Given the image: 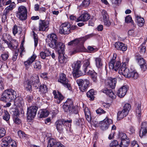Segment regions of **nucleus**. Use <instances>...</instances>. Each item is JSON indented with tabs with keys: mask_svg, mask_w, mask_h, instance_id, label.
Segmentation results:
<instances>
[{
	"mask_svg": "<svg viewBox=\"0 0 147 147\" xmlns=\"http://www.w3.org/2000/svg\"><path fill=\"white\" fill-rule=\"evenodd\" d=\"M90 2V0H84L82 2L81 6L83 7H86L89 5Z\"/></svg>",
	"mask_w": 147,
	"mask_h": 147,
	"instance_id": "49",
	"label": "nucleus"
},
{
	"mask_svg": "<svg viewBox=\"0 0 147 147\" xmlns=\"http://www.w3.org/2000/svg\"><path fill=\"white\" fill-rule=\"evenodd\" d=\"M6 131L3 128H0V138L3 137L6 134Z\"/></svg>",
	"mask_w": 147,
	"mask_h": 147,
	"instance_id": "54",
	"label": "nucleus"
},
{
	"mask_svg": "<svg viewBox=\"0 0 147 147\" xmlns=\"http://www.w3.org/2000/svg\"><path fill=\"white\" fill-rule=\"evenodd\" d=\"M4 115L3 116V119L6 121H8L10 118V115L8 112L6 110H4L3 111Z\"/></svg>",
	"mask_w": 147,
	"mask_h": 147,
	"instance_id": "46",
	"label": "nucleus"
},
{
	"mask_svg": "<svg viewBox=\"0 0 147 147\" xmlns=\"http://www.w3.org/2000/svg\"><path fill=\"white\" fill-rule=\"evenodd\" d=\"M58 81L63 84L65 86L67 87L69 90H70L71 89L70 84L69 83L68 80L66 78L65 74L61 73L60 74Z\"/></svg>",
	"mask_w": 147,
	"mask_h": 147,
	"instance_id": "10",
	"label": "nucleus"
},
{
	"mask_svg": "<svg viewBox=\"0 0 147 147\" xmlns=\"http://www.w3.org/2000/svg\"><path fill=\"white\" fill-rule=\"evenodd\" d=\"M94 92L93 89H91L87 92L86 94L87 96L90 98L91 100H93L94 98Z\"/></svg>",
	"mask_w": 147,
	"mask_h": 147,
	"instance_id": "37",
	"label": "nucleus"
},
{
	"mask_svg": "<svg viewBox=\"0 0 147 147\" xmlns=\"http://www.w3.org/2000/svg\"><path fill=\"white\" fill-rule=\"evenodd\" d=\"M36 57V56L33 54L31 57L29 58L28 60L24 62V64L25 65L28 66L32 64V63L35 60Z\"/></svg>",
	"mask_w": 147,
	"mask_h": 147,
	"instance_id": "28",
	"label": "nucleus"
},
{
	"mask_svg": "<svg viewBox=\"0 0 147 147\" xmlns=\"http://www.w3.org/2000/svg\"><path fill=\"white\" fill-rule=\"evenodd\" d=\"M90 18V15L87 12H82V15L77 19L76 21L86 22L88 21Z\"/></svg>",
	"mask_w": 147,
	"mask_h": 147,
	"instance_id": "15",
	"label": "nucleus"
},
{
	"mask_svg": "<svg viewBox=\"0 0 147 147\" xmlns=\"http://www.w3.org/2000/svg\"><path fill=\"white\" fill-rule=\"evenodd\" d=\"M71 120L64 121L63 119L58 120L55 123V125L58 131H60L62 130L64 125H66V123H69L71 122Z\"/></svg>",
	"mask_w": 147,
	"mask_h": 147,
	"instance_id": "11",
	"label": "nucleus"
},
{
	"mask_svg": "<svg viewBox=\"0 0 147 147\" xmlns=\"http://www.w3.org/2000/svg\"><path fill=\"white\" fill-rule=\"evenodd\" d=\"M53 94L54 96V98L57 100V102L58 104L60 103L64 98V97L58 91L57 92L56 91L54 90Z\"/></svg>",
	"mask_w": 147,
	"mask_h": 147,
	"instance_id": "20",
	"label": "nucleus"
},
{
	"mask_svg": "<svg viewBox=\"0 0 147 147\" xmlns=\"http://www.w3.org/2000/svg\"><path fill=\"white\" fill-rule=\"evenodd\" d=\"M49 114V112L46 109L41 110L40 111V118L45 117L48 116Z\"/></svg>",
	"mask_w": 147,
	"mask_h": 147,
	"instance_id": "36",
	"label": "nucleus"
},
{
	"mask_svg": "<svg viewBox=\"0 0 147 147\" xmlns=\"http://www.w3.org/2000/svg\"><path fill=\"white\" fill-rule=\"evenodd\" d=\"M55 45L56 47L51 48L56 49L59 53H63L65 49V45L62 43L58 42L55 44Z\"/></svg>",
	"mask_w": 147,
	"mask_h": 147,
	"instance_id": "18",
	"label": "nucleus"
},
{
	"mask_svg": "<svg viewBox=\"0 0 147 147\" xmlns=\"http://www.w3.org/2000/svg\"><path fill=\"white\" fill-rule=\"evenodd\" d=\"M117 145H119L118 144V142L116 140H114L110 144V147H115V146H117Z\"/></svg>",
	"mask_w": 147,
	"mask_h": 147,
	"instance_id": "56",
	"label": "nucleus"
},
{
	"mask_svg": "<svg viewBox=\"0 0 147 147\" xmlns=\"http://www.w3.org/2000/svg\"><path fill=\"white\" fill-rule=\"evenodd\" d=\"M39 91L41 92V93L44 97L45 96V94L48 91V89L46 86L45 85H40V86Z\"/></svg>",
	"mask_w": 147,
	"mask_h": 147,
	"instance_id": "33",
	"label": "nucleus"
},
{
	"mask_svg": "<svg viewBox=\"0 0 147 147\" xmlns=\"http://www.w3.org/2000/svg\"><path fill=\"white\" fill-rule=\"evenodd\" d=\"M34 67L36 70H38L41 67V64L40 61H36L34 65Z\"/></svg>",
	"mask_w": 147,
	"mask_h": 147,
	"instance_id": "47",
	"label": "nucleus"
},
{
	"mask_svg": "<svg viewBox=\"0 0 147 147\" xmlns=\"http://www.w3.org/2000/svg\"><path fill=\"white\" fill-rule=\"evenodd\" d=\"M128 90V88L126 86H124L120 88L117 92V94L119 97L120 98L123 97L126 94Z\"/></svg>",
	"mask_w": 147,
	"mask_h": 147,
	"instance_id": "17",
	"label": "nucleus"
},
{
	"mask_svg": "<svg viewBox=\"0 0 147 147\" xmlns=\"http://www.w3.org/2000/svg\"><path fill=\"white\" fill-rule=\"evenodd\" d=\"M71 25L70 23H63L61 26L59 32L61 34H68L71 32Z\"/></svg>",
	"mask_w": 147,
	"mask_h": 147,
	"instance_id": "8",
	"label": "nucleus"
},
{
	"mask_svg": "<svg viewBox=\"0 0 147 147\" xmlns=\"http://www.w3.org/2000/svg\"><path fill=\"white\" fill-rule=\"evenodd\" d=\"M2 142L3 143V145H13L15 143L14 141L9 136L5 137L2 139Z\"/></svg>",
	"mask_w": 147,
	"mask_h": 147,
	"instance_id": "21",
	"label": "nucleus"
},
{
	"mask_svg": "<svg viewBox=\"0 0 147 147\" xmlns=\"http://www.w3.org/2000/svg\"><path fill=\"white\" fill-rule=\"evenodd\" d=\"M2 39L4 42L7 43L8 42L7 40H10L11 39V36L8 34L4 33L2 36Z\"/></svg>",
	"mask_w": 147,
	"mask_h": 147,
	"instance_id": "42",
	"label": "nucleus"
},
{
	"mask_svg": "<svg viewBox=\"0 0 147 147\" xmlns=\"http://www.w3.org/2000/svg\"><path fill=\"white\" fill-rule=\"evenodd\" d=\"M31 82L32 83H33L36 82H38L39 80V78L38 76L36 74H34L31 77L30 80H28Z\"/></svg>",
	"mask_w": 147,
	"mask_h": 147,
	"instance_id": "39",
	"label": "nucleus"
},
{
	"mask_svg": "<svg viewBox=\"0 0 147 147\" xmlns=\"http://www.w3.org/2000/svg\"><path fill=\"white\" fill-rule=\"evenodd\" d=\"M40 56L41 58L43 59H45L46 57L50 56V54L49 52V49H47L44 52H40Z\"/></svg>",
	"mask_w": 147,
	"mask_h": 147,
	"instance_id": "34",
	"label": "nucleus"
},
{
	"mask_svg": "<svg viewBox=\"0 0 147 147\" xmlns=\"http://www.w3.org/2000/svg\"><path fill=\"white\" fill-rule=\"evenodd\" d=\"M81 66V62L80 61L74 62L72 65L73 71L72 72L73 76L78 78L81 75L79 74L80 71L79 69Z\"/></svg>",
	"mask_w": 147,
	"mask_h": 147,
	"instance_id": "5",
	"label": "nucleus"
},
{
	"mask_svg": "<svg viewBox=\"0 0 147 147\" xmlns=\"http://www.w3.org/2000/svg\"><path fill=\"white\" fill-rule=\"evenodd\" d=\"M80 41V39H76L68 43V45L69 46H75L78 45Z\"/></svg>",
	"mask_w": 147,
	"mask_h": 147,
	"instance_id": "44",
	"label": "nucleus"
},
{
	"mask_svg": "<svg viewBox=\"0 0 147 147\" xmlns=\"http://www.w3.org/2000/svg\"><path fill=\"white\" fill-rule=\"evenodd\" d=\"M122 44V43H121L120 42H117L116 43H115L114 44L115 47L116 49L119 50V49L120 48V47L121 46V44Z\"/></svg>",
	"mask_w": 147,
	"mask_h": 147,
	"instance_id": "61",
	"label": "nucleus"
},
{
	"mask_svg": "<svg viewBox=\"0 0 147 147\" xmlns=\"http://www.w3.org/2000/svg\"><path fill=\"white\" fill-rule=\"evenodd\" d=\"M131 106L129 104L126 103L123 106V110L125 111H127V113H128L130 110H131Z\"/></svg>",
	"mask_w": 147,
	"mask_h": 147,
	"instance_id": "48",
	"label": "nucleus"
},
{
	"mask_svg": "<svg viewBox=\"0 0 147 147\" xmlns=\"http://www.w3.org/2000/svg\"><path fill=\"white\" fill-rule=\"evenodd\" d=\"M76 82L80 91L84 92L87 91L89 86L90 81L88 78H86L78 79Z\"/></svg>",
	"mask_w": 147,
	"mask_h": 147,
	"instance_id": "2",
	"label": "nucleus"
},
{
	"mask_svg": "<svg viewBox=\"0 0 147 147\" xmlns=\"http://www.w3.org/2000/svg\"><path fill=\"white\" fill-rule=\"evenodd\" d=\"M18 134L20 138L27 137V135L25 134L24 132L22 131H18Z\"/></svg>",
	"mask_w": 147,
	"mask_h": 147,
	"instance_id": "57",
	"label": "nucleus"
},
{
	"mask_svg": "<svg viewBox=\"0 0 147 147\" xmlns=\"http://www.w3.org/2000/svg\"><path fill=\"white\" fill-rule=\"evenodd\" d=\"M85 114L86 116V118L88 121H90L91 120L90 114L89 111L86 112L85 111Z\"/></svg>",
	"mask_w": 147,
	"mask_h": 147,
	"instance_id": "64",
	"label": "nucleus"
},
{
	"mask_svg": "<svg viewBox=\"0 0 147 147\" xmlns=\"http://www.w3.org/2000/svg\"><path fill=\"white\" fill-rule=\"evenodd\" d=\"M83 68L85 72H86L89 69H91L90 61L88 59L84 61Z\"/></svg>",
	"mask_w": 147,
	"mask_h": 147,
	"instance_id": "29",
	"label": "nucleus"
},
{
	"mask_svg": "<svg viewBox=\"0 0 147 147\" xmlns=\"http://www.w3.org/2000/svg\"><path fill=\"white\" fill-rule=\"evenodd\" d=\"M15 6V4L14 2H12L9 6L7 7L4 11V13L6 14H8L9 12L12 10Z\"/></svg>",
	"mask_w": 147,
	"mask_h": 147,
	"instance_id": "32",
	"label": "nucleus"
},
{
	"mask_svg": "<svg viewBox=\"0 0 147 147\" xmlns=\"http://www.w3.org/2000/svg\"><path fill=\"white\" fill-rule=\"evenodd\" d=\"M136 20L137 22L138 26L140 27H142L144 25L145 22L144 19L140 16H137L136 17Z\"/></svg>",
	"mask_w": 147,
	"mask_h": 147,
	"instance_id": "30",
	"label": "nucleus"
},
{
	"mask_svg": "<svg viewBox=\"0 0 147 147\" xmlns=\"http://www.w3.org/2000/svg\"><path fill=\"white\" fill-rule=\"evenodd\" d=\"M58 38L55 34L52 33L48 36L46 39L47 42L48 43L49 46L51 47H56L55 44L58 42Z\"/></svg>",
	"mask_w": 147,
	"mask_h": 147,
	"instance_id": "6",
	"label": "nucleus"
},
{
	"mask_svg": "<svg viewBox=\"0 0 147 147\" xmlns=\"http://www.w3.org/2000/svg\"><path fill=\"white\" fill-rule=\"evenodd\" d=\"M49 25V21L47 20H40L39 23V30L45 31L48 30Z\"/></svg>",
	"mask_w": 147,
	"mask_h": 147,
	"instance_id": "13",
	"label": "nucleus"
},
{
	"mask_svg": "<svg viewBox=\"0 0 147 147\" xmlns=\"http://www.w3.org/2000/svg\"><path fill=\"white\" fill-rule=\"evenodd\" d=\"M112 123V120L107 117L104 120L100 122L99 125L102 130H105L108 128L110 125Z\"/></svg>",
	"mask_w": 147,
	"mask_h": 147,
	"instance_id": "9",
	"label": "nucleus"
},
{
	"mask_svg": "<svg viewBox=\"0 0 147 147\" xmlns=\"http://www.w3.org/2000/svg\"><path fill=\"white\" fill-rule=\"evenodd\" d=\"M16 92L12 89L5 90L2 94L1 100L5 102L11 101L14 100L15 105L20 107L24 105L23 99L21 97H16Z\"/></svg>",
	"mask_w": 147,
	"mask_h": 147,
	"instance_id": "1",
	"label": "nucleus"
},
{
	"mask_svg": "<svg viewBox=\"0 0 147 147\" xmlns=\"http://www.w3.org/2000/svg\"><path fill=\"white\" fill-rule=\"evenodd\" d=\"M30 81L27 80L24 82V86L27 91L31 92L32 91V84Z\"/></svg>",
	"mask_w": 147,
	"mask_h": 147,
	"instance_id": "26",
	"label": "nucleus"
},
{
	"mask_svg": "<svg viewBox=\"0 0 147 147\" xmlns=\"http://www.w3.org/2000/svg\"><path fill=\"white\" fill-rule=\"evenodd\" d=\"M101 14L103 20L109 18L107 12L105 10H103L101 11Z\"/></svg>",
	"mask_w": 147,
	"mask_h": 147,
	"instance_id": "50",
	"label": "nucleus"
},
{
	"mask_svg": "<svg viewBox=\"0 0 147 147\" xmlns=\"http://www.w3.org/2000/svg\"><path fill=\"white\" fill-rule=\"evenodd\" d=\"M84 48V47L82 45H81L80 46H78L76 49L73 51L72 53L73 54H74L76 53L81 52L82 51Z\"/></svg>",
	"mask_w": 147,
	"mask_h": 147,
	"instance_id": "40",
	"label": "nucleus"
},
{
	"mask_svg": "<svg viewBox=\"0 0 147 147\" xmlns=\"http://www.w3.org/2000/svg\"><path fill=\"white\" fill-rule=\"evenodd\" d=\"M127 49V46L126 45L122 43L121 44V46L120 47V48L119 49V50L122 51H125Z\"/></svg>",
	"mask_w": 147,
	"mask_h": 147,
	"instance_id": "60",
	"label": "nucleus"
},
{
	"mask_svg": "<svg viewBox=\"0 0 147 147\" xmlns=\"http://www.w3.org/2000/svg\"><path fill=\"white\" fill-rule=\"evenodd\" d=\"M107 81L108 85L111 88H115L116 83V79L115 78H109Z\"/></svg>",
	"mask_w": 147,
	"mask_h": 147,
	"instance_id": "23",
	"label": "nucleus"
},
{
	"mask_svg": "<svg viewBox=\"0 0 147 147\" xmlns=\"http://www.w3.org/2000/svg\"><path fill=\"white\" fill-rule=\"evenodd\" d=\"M96 112L98 114H102L105 113L106 112L102 109L100 108L96 110Z\"/></svg>",
	"mask_w": 147,
	"mask_h": 147,
	"instance_id": "62",
	"label": "nucleus"
},
{
	"mask_svg": "<svg viewBox=\"0 0 147 147\" xmlns=\"http://www.w3.org/2000/svg\"><path fill=\"white\" fill-rule=\"evenodd\" d=\"M118 138L121 141L128 139L127 138L126 134L125 133L122 132H120L119 133Z\"/></svg>",
	"mask_w": 147,
	"mask_h": 147,
	"instance_id": "45",
	"label": "nucleus"
},
{
	"mask_svg": "<svg viewBox=\"0 0 147 147\" xmlns=\"http://www.w3.org/2000/svg\"><path fill=\"white\" fill-rule=\"evenodd\" d=\"M125 22L127 23L131 22V23L134 25V22L132 20V18L131 16L129 15L127 16L125 18Z\"/></svg>",
	"mask_w": 147,
	"mask_h": 147,
	"instance_id": "52",
	"label": "nucleus"
},
{
	"mask_svg": "<svg viewBox=\"0 0 147 147\" xmlns=\"http://www.w3.org/2000/svg\"><path fill=\"white\" fill-rule=\"evenodd\" d=\"M38 108L35 106H32L28 107L27 109V118L28 119H32L34 118L36 114Z\"/></svg>",
	"mask_w": 147,
	"mask_h": 147,
	"instance_id": "7",
	"label": "nucleus"
},
{
	"mask_svg": "<svg viewBox=\"0 0 147 147\" xmlns=\"http://www.w3.org/2000/svg\"><path fill=\"white\" fill-rule=\"evenodd\" d=\"M125 66L122 65V67H121L119 69L118 72L120 74L123 75L125 77H127L129 69Z\"/></svg>",
	"mask_w": 147,
	"mask_h": 147,
	"instance_id": "19",
	"label": "nucleus"
},
{
	"mask_svg": "<svg viewBox=\"0 0 147 147\" xmlns=\"http://www.w3.org/2000/svg\"><path fill=\"white\" fill-rule=\"evenodd\" d=\"M130 140L129 139L122 140L120 145L121 147H126L128 146Z\"/></svg>",
	"mask_w": 147,
	"mask_h": 147,
	"instance_id": "38",
	"label": "nucleus"
},
{
	"mask_svg": "<svg viewBox=\"0 0 147 147\" xmlns=\"http://www.w3.org/2000/svg\"><path fill=\"white\" fill-rule=\"evenodd\" d=\"M147 133V123L143 122L141 125V127L140 131V136L142 138L145 136Z\"/></svg>",
	"mask_w": 147,
	"mask_h": 147,
	"instance_id": "16",
	"label": "nucleus"
},
{
	"mask_svg": "<svg viewBox=\"0 0 147 147\" xmlns=\"http://www.w3.org/2000/svg\"><path fill=\"white\" fill-rule=\"evenodd\" d=\"M139 50L140 53L142 54H144L146 51V47L143 45H141L139 48Z\"/></svg>",
	"mask_w": 147,
	"mask_h": 147,
	"instance_id": "53",
	"label": "nucleus"
},
{
	"mask_svg": "<svg viewBox=\"0 0 147 147\" xmlns=\"http://www.w3.org/2000/svg\"><path fill=\"white\" fill-rule=\"evenodd\" d=\"M95 64L96 67L98 68H101L102 65V61L101 57H98L94 58Z\"/></svg>",
	"mask_w": 147,
	"mask_h": 147,
	"instance_id": "25",
	"label": "nucleus"
},
{
	"mask_svg": "<svg viewBox=\"0 0 147 147\" xmlns=\"http://www.w3.org/2000/svg\"><path fill=\"white\" fill-rule=\"evenodd\" d=\"M128 114L127 112L123 110L119 111L117 113L118 119L120 120L124 117H125Z\"/></svg>",
	"mask_w": 147,
	"mask_h": 147,
	"instance_id": "27",
	"label": "nucleus"
},
{
	"mask_svg": "<svg viewBox=\"0 0 147 147\" xmlns=\"http://www.w3.org/2000/svg\"><path fill=\"white\" fill-rule=\"evenodd\" d=\"M47 147H64V146L53 138H50L48 141Z\"/></svg>",
	"mask_w": 147,
	"mask_h": 147,
	"instance_id": "14",
	"label": "nucleus"
},
{
	"mask_svg": "<svg viewBox=\"0 0 147 147\" xmlns=\"http://www.w3.org/2000/svg\"><path fill=\"white\" fill-rule=\"evenodd\" d=\"M3 79L0 77V89L1 90L4 89V85L3 83Z\"/></svg>",
	"mask_w": 147,
	"mask_h": 147,
	"instance_id": "63",
	"label": "nucleus"
},
{
	"mask_svg": "<svg viewBox=\"0 0 147 147\" xmlns=\"http://www.w3.org/2000/svg\"><path fill=\"white\" fill-rule=\"evenodd\" d=\"M102 92L113 99L115 98L116 97L115 95L111 90H109L105 88L103 90Z\"/></svg>",
	"mask_w": 147,
	"mask_h": 147,
	"instance_id": "24",
	"label": "nucleus"
},
{
	"mask_svg": "<svg viewBox=\"0 0 147 147\" xmlns=\"http://www.w3.org/2000/svg\"><path fill=\"white\" fill-rule=\"evenodd\" d=\"M109 65L110 69H114L115 71H117L121 67V62L119 61H116L114 58H113L110 61Z\"/></svg>",
	"mask_w": 147,
	"mask_h": 147,
	"instance_id": "12",
	"label": "nucleus"
},
{
	"mask_svg": "<svg viewBox=\"0 0 147 147\" xmlns=\"http://www.w3.org/2000/svg\"><path fill=\"white\" fill-rule=\"evenodd\" d=\"M61 54V55H59L58 57L59 62L61 63H65L67 62L66 58L63 55Z\"/></svg>",
	"mask_w": 147,
	"mask_h": 147,
	"instance_id": "41",
	"label": "nucleus"
},
{
	"mask_svg": "<svg viewBox=\"0 0 147 147\" xmlns=\"http://www.w3.org/2000/svg\"><path fill=\"white\" fill-rule=\"evenodd\" d=\"M18 31V27L16 25H15L12 28V32L14 35L15 36Z\"/></svg>",
	"mask_w": 147,
	"mask_h": 147,
	"instance_id": "58",
	"label": "nucleus"
},
{
	"mask_svg": "<svg viewBox=\"0 0 147 147\" xmlns=\"http://www.w3.org/2000/svg\"><path fill=\"white\" fill-rule=\"evenodd\" d=\"M63 109L68 114H71L74 113H78V111L74 110L73 101L71 99H67L63 106Z\"/></svg>",
	"mask_w": 147,
	"mask_h": 147,
	"instance_id": "3",
	"label": "nucleus"
},
{
	"mask_svg": "<svg viewBox=\"0 0 147 147\" xmlns=\"http://www.w3.org/2000/svg\"><path fill=\"white\" fill-rule=\"evenodd\" d=\"M103 20L104 23V25L106 26L109 27L111 24V22L109 20V18Z\"/></svg>",
	"mask_w": 147,
	"mask_h": 147,
	"instance_id": "51",
	"label": "nucleus"
},
{
	"mask_svg": "<svg viewBox=\"0 0 147 147\" xmlns=\"http://www.w3.org/2000/svg\"><path fill=\"white\" fill-rule=\"evenodd\" d=\"M13 119L14 123L16 124H19L21 122V120L17 117H13Z\"/></svg>",
	"mask_w": 147,
	"mask_h": 147,
	"instance_id": "55",
	"label": "nucleus"
},
{
	"mask_svg": "<svg viewBox=\"0 0 147 147\" xmlns=\"http://www.w3.org/2000/svg\"><path fill=\"white\" fill-rule=\"evenodd\" d=\"M33 36L34 39V45L36 47L37 46L38 42V37L36 34L33 31Z\"/></svg>",
	"mask_w": 147,
	"mask_h": 147,
	"instance_id": "59",
	"label": "nucleus"
},
{
	"mask_svg": "<svg viewBox=\"0 0 147 147\" xmlns=\"http://www.w3.org/2000/svg\"><path fill=\"white\" fill-rule=\"evenodd\" d=\"M17 18L21 20H25L27 18V11L26 8L24 6L19 7L16 13Z\"/></svg>",
	"mask_w": 147,
	"mask_h": 147,
	"instance_id": "4",
	"label": "nucleus"
},
{
	"mask_svg": "<svg viewBox=\"0 0 147 147\" xmlns=\"http://www.w3.org/2000/svg\"><path fill=\"white\" fill-rule=\"evenodd\" d=\"M138 77V73L134 71H132L131 70H129V72L128 74L127 77L132 78L134 79H136Z\"/></svg>",
	"mask_w": 147,
	"mask_h": 147,
	"instance_id": "31",
	"label": "nucleus"
},
{
	"mask_svg": "<svg viewBox=\"0 0 147 147\" xmlns=\"http://www.w3.org/2000/svg\"><path fill=\"white\" fill-rule=\"evenodd\" d=\"M137 116L138 118H139L141 115V103L138 104L136 109Z\"/></svg>",
	"mask_w": 147,
	"mask_h": 147,
	"instance_id": "43",
	"label": "nucleus"
},
{
	"mask_svg": "<svg viewBox=\"0 0 147 147\" xmlns=\"http://www.w3.org/2000/svg\"><path fill=\"white\" fill-rule=\"evenodd\" d=\"M7 44L8 47L11 49H16L18 46V42L15 39L12 40L9 42H8Z\"/></svg>",
	"mask_w": 147,
	"mask_h": 147,
	"instance_id": "22",
	"label": "nucleus"
},
{
	"mask_svg": "<svg viewBox=\"0 0 147 147\" xmlns=\"http://www.w3.org/2000/svg\"><path fill=\"white\" fill-rule=\"evenodd\" d=\"M136 60L140 66L145 64V60L142 58L140 56H136Z\"/></svg>",
	"mask_w": 147,
	"mask_h": 147,
	"instance_id": "35",
	"label": "nucleus"
}]
</instances>
